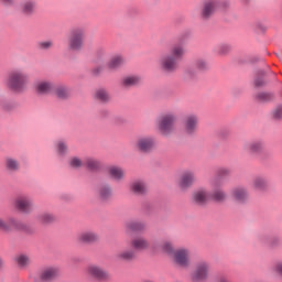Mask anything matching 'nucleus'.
Returning a JSON list of instances; mask_svg holds the SVG:
<instances>
[{
  "label": "nucleus",
  "mask_w": 282,
  "mask_h": 282,
  "mask_svg": "<svg viewBox=\"0 0 282 282\" xmlns=\"http://www.w3.org/2000/svg\"><path fill=\"white\" fill-rule=\"evenodd\" d=\"M184 54H186V50L182 44H174L171 47L170 53L163 54L159 59V66L162 72L166 74H173L177 69V62L184 58Z\"/></svg>",
  "instance_id": "f257e3e1"
},
{
  "label": "nucleus",
  "mask_w": 282,
  "mask_h": 282,
  "mask_svg": "<svg viewBox=\"0 0 282 282\" xmlns=\"http://www.w3.org/2000/svg\"><path fill=\"white\" fill-rule=\"evenodd\" d=\"M4 85L7 89L14 91V94H23L30 85V75L23 69H13L7 75Z\"/></svg>",
  "instance_id": "f03ea898"
},
{
  "label": "nucleus",
  "mask_w": 282,
  "mask_h": 282,
  "mask_svg": "<svg viewBox=\"0 0 282 282\" xmlns=\"http://www.w3.org/2000/svg\"><path fill=\"white\" fill-rule=\"evenodd\" d=\"M177 115L173 111L162 113L156 120L158 131L161 135L169 137L175 133Z\"/></svg>",
  "instance_id": "7ed1b4c3"
},
{
  "label": "nucleus",
  "mask_w": 282,
  "mask_h": 282,
  "mask_svg": "<svg viewBox=\"0 0 282 282\" xmlns=\"http://www.w3.org/2000/svg\"><path fill=\"white\" fill-rule=\"evenodd\" d=\"M85 47V29L74 28L67 36L68 52H80Z\"/></svg>",
  "instance_id": "20e7f679"
},
{
  "label": "nucleus",
  "mask_w": 282,
  "mask_h": 282,
  "mask_svg": "<svg viewBox=\"0 0 282 282\" xmlns=\"http://www.w3.org/2000/svg\"><path fill=\"white\" fill-rule=\"evenodd\" d=\"M210 276V262L200 260L196 262L194 272L191 273L192 282H207Z\"/></svg>",
  "instance_id": "39448f33"
},
{
  "label": "nucleus",
  "mask_w": 282,
  "mask_h": 282,
  "mask_svg": "<svg viewBox=\"0 0 282 282\" xmlns=\"http://www.w3.org/2000/svg\"><path fill=\"white\" fill-rule=\"evenodd\" d=\"M221 8V10H226V8H230V2L225 1L219 3L217 0H207L203 3V8L200 11L202 19H210L212 15L215 14V11Z\"/></svg>",
  "instance_id": "423d86ee"
},
{
  "label": "nucleus",
  "mask_w": 282,
  "mask_h": 282,
  "mask_svg": "<svg viewBox=\"0 0 282 282\" xmlns=\"http://www.w3.org/2000/svg\"><path fill=\"white\" fill-rule=\"evenodd\" d=\"M209 184L212 188L209 192V199H213V202H217L218 204H223V202L228 199V194L221 188V181H219V178L212 180Z\"/></svg>",
  "instance_id": "0eeeda50"
},
{
  "label": "nucleus",
  "mask_w": 282,
  "mask_h": 282,
  "mask_svg": "<svg viewBox=\"0 0 282 282\" xmlns=\"http://www.w3.org/2000/svg\"><path fill=\"white\" fill-rule=\"evenodd\" d=\"M86 273L90 279H95V281H109L111 279L109 271L97 264L88 265Z\"/></svg>",
  "instance_id": "6e6552de"
},
{
  "label": "nucleus",
  "mask_w": 282,
  "mask_h": 282,
  "mask_svg": "<svg viewBox=\"0 0 282 282\" xmlns=\"http://www.w3.org/2000/svg\"><path fill=\"white\" fill-rule=\"evenodd\" d=\"M172 259L178 268L191 267V251L185 248H181L174 251Z\"/></svg>",
  "instance_id": "1a4fd4ad"
},
{
  "label": "nucleus",
  "mask_w": 282,
  "mask_h": 282,
  "mask_svg": "<svg viewBox=\"0 0 282 282\" xmlns=\"http://www.w3.org/2000/svg\"><path fill=\"white\" fill-rule=\"evenodd\" d=\"M134 147L141 153H151L155 149V139L153 137H140Z\"/></svg>",
  "instance_id": "9d476101"
},
{
  "label": "nucleus",
  "mask_w": 282,
  "mask_h": 282,
  "mask_svg": "<svg viewBox=\"0 0 282 282\" xmlns=\"http://www.w3.org/2000/svg\"><path fill=\"white\" fill-rule=\"evenodd\" d=\"M230 197L237 204H247L248 199H250V194L248 193V188L236 186L231 189Z\"/></svg>",
  "instance_id": "9b49d317"
},
{
  "label": "nucleus",
  "mask_w": 282,
  "mask_h": 282,
  "mask_svg": "<svg viewBox=\"0 0 282 282\" xmlns=\"http://www.w3.org/2000/svg\"><path fill=\"white\" fill-rule=\"evenodd\" d=\"M198 124L199 118L197 115H188L184 120V133H186V135H195Z\"/></svg>",
  "instance_id": "f8f14e48"
},
{
  "label": "nucleus",
  "mask_w": 282,
  "mask_h": 282,
  "mask_svg": "<svg viewBox=\"0 0 282 282\" xmlns=\"http://www.w3.org/2000/svg\"><path fill=\"white\" fill-rule=\"evenodd\" d=\"M34 91L37 96H50L54 94V84L50 80H39L34 85Z\"/></svg>",
  "instance_id": "ddd939ff"
},
{
  "label": "nucleus",
  "mask_w": 282,
  "mask_h": 282,
  "mask_svg": "<svg viewBox=\"0 0 282 282\" xmlns=\"http://www.w3.org/2000/svg\"><path fill=\"white\" fill-rule=\"evenodd\" d=\"M196 181L197 177L195 176L194 172H184L178 180V188L181 191H188V188H191V186H193Z\"/></svg>",
  "instance_id": "4468645a"
},
{
  "label": "nucleus",
  "mask_w": 282,
  "mask_h": 282,
  "mask_svg": "<svg viewBox=\"0 0 282 282\" xmlns=\"http://www.w3.org/2000/svg\"><path fill=\"white\" fill-rule=\"evenodd\" d=\"M15 208L20 210V213H25L28 215L32 213V208H34V203L29 196H19L15 199Z\"/></svg>",
  "instance_id": "2eb2a0df"
},
{
  "label": "nucleus",
  "mask_w": 282,
  "mask_h": 282,
  "mask_svg": "<svg viewBox=\"0 0 282 282\" xmlns=\"http://www.w3.org/2000/svg\"><path fill=\"white\" fill-rule=\"evenodd\" d=\"M209 199L210 193H208L206 188H198L192 194V202H194V204H198V206H204V204H207Z\"/></svg>",
  "instance_id": "dca6fc26"
},
{
  "label": "nucleus",
  "mask_w": 282,
  "mask_h": 282,
  "mask_svg": "<svg viewBox=\"0 0 282 282\" xmlns=\"http://www.w3.org/2000/svg\"><path fill=\"white\" fill-rule=\"evenodd\" d=\"M131 247L133 248V251L135 252H144L147 250H151V243L144 236L135 237L131 240Z\"/></svg>",
  "instance_id": "f3484780"
},
{
  "label": "nucleus",
  "mask_w": 282,
  "mask_h": 282,
  "mask_svg": "<svg viewBox=\"0 0 282 282\" xmlns=\"http://www.w3.org/2000/svg\"><path fill=\"white\" fill-rule=\"evenodd\" d=\"M58 274H61V271L58 270V268L47 267L40 271L39 276L42 281L50 282V281H54V279H57Z\"/></svg>",
  "instance_id": "a211bd4d"
},
{
  "label": "nucleus",
  "mask_w": 282,
  "mask_h": 282,
  "mask_svg": "<svg viewBox=\"0 0 282 282\" xmlns=\"http://www.w3.org/2000/svg\"><path fill=\"white\" fill-rule=\"evenodd\" d=\"M21 228V223L14 218H9L8 221L0 217V230L3 232H10V230H19Z\"/></svg>",
  "instance_id": "6ab92c4d"
},
{
  "label": "nucleus",
  "mask_w": 282,
  "mask_h": 282,
  "mask_svg": "<svg viewBox=\"0 0 282 282\" xmlns=\"http://www.w3.org/2000/svg\"><path fill=\"white\" fill-rule=\"evenodd\" d=\"M99 239L100 237L98 234L94 231H84L77 236V241H79V243H96Z\"/></svg>",
  "instance_id": "aec40b11"
},
{
  "label": "nucleus",
  "mask_w": 282,
  "mask_h": 282,
  "mask_svg": "<svg viewBox=\"0 0 282 282\" xmlns=\"http://www.w3.org/2000/svg\"><path fill=\"white\" fill-rule=\"evenodd\" d=\"M107 173L115 182H122L124 180V170L118 165H111L107 169Z\"/></svg>",
  "instance_id": "412c9836"
},
{
  "label": "nucleus",
  "mask_w": 282,
  "mask_h": 282,
  "mask_svg": "<svg viewBox=\"0 0 282 282\" xmlns=\"http://www.w3.org/2000/svg\"><path fill=\"white\" fill-rule=\"evenodd\" d=\"M4 169L8 173H19L21 171V163L12 156H7L4 159Z\"/></svg>",
  "instance_id": "4be33fe9"
},
{
  "label": "nucleus",
  "mask_w": 282,
  "mask_h": 282,
  "mask_svg": "<svg viewBox=\"0 0 282 282\" xmlns=\"http://www.w3.org/2000/svg\"><path fill=\"white\" fill-rule=\"evenodd\" d=\"M142 83V77L138 75H128L121 79V85L126 89H130V87H137V85H140Z\"/></svg>",
  "instance_id": "5701e85b"
},
{
  "label": "nucleus",
  "mask_w": 282,
  "mask_h": 282,
  "mask_svg": "<svg viewBox=\"0 0 282 282\" xmlns=\"http://www.w3.org/2000/svg\"><path fill=\"white\" fill-rule=\"evenodd\" d=\"M126 230L128 232H143V230H147V224L140 220H131L126 224Z\"/></svg>",
  "instance_id": "b1692460"
},
{
  "label": "nucleus",
  "mask_w": 282,
  "mask_h": 282,
  "mask_svg": "<svg viewBox=\"0 0 282 282\" xmlns=\"http://www.w3.org/2000/svg\"><path fill=\"white\" fill-rule=\"evenodd\" d=\"M122 65H124V57H122V55H115L108 61L106 67L111 72H116V69H120Z\"/></svg>",
  "instance_id": "393cba45"
},
{
  "label": "nucleus",
  "mask_w": 282,
  "mask_h": 282,
  "mask_svg": "<svg viewBox=\"0 0 282 282\" xmlns=\"http://www.w3.org/2000/svg\"><path fill=\"white\" fill-rule=\"evenodd\" d=\"M130 191L134 193V195H145L148 191L147 183L142 181H134L130 185Z\"/></svg>",
  "instance_id": "a878e982"
},
{
  "label": "nucleus",
  "mask_w": 282,
  "mask_h": 282,
  "mask_svg": "<svg viewBox=\"0 0 282 282\" xmlns=\"http://www.w3.org/2000/svg\"><path fill=\"white\" fill-rule=\"evenodd\" d=\"M20 10L22 14H34V10H36V2L33 0H25L21 3Z\"/></svg>",
  "instance_id": "bb28decb"
},
{
  "label": "nucleus",
  "mask_w": 282,
  "mask_h": 282,
  "mask_svg": "<svg viewBox=\"0 0 282 282\" xmlns=\"http://www.w3.org/2000/svg\"><path fill=\"white\" fill-rule=\"evenodd\" d=\"M53 91L54 96H56V98H58L59 100H67V98H69L70 96V91L67 86H57L53 89Z\"/></svg>",
  "instance_id": "cd10ccee"
},
{
  "label": "nucleus",
  "mask_w": 282,
  "mask_h": 282,
  "mask_svg": "<svg viewBox=\"0 0 282 282\" xmlns=\"http://www.w3.org/2000/svg\"><path fill=\"white\" fill-rule=\"evenodd\" d=\"M263 142L261 141H251L245 144V150L249 153H261L263 151Z\"/></svg>",
  "instance_id": "c85d7f7f"
},
{
  "label": "nucleus",
  "mask_w": 282,
  "mask_h": 282,
  "mask_svg": "<svg viewBox=\"0 0 282 282\" xmlns=\"http://www.w3.org/2000/svg\"><path fill=\"white\" fill-rule=\"evenodd\" d=\"M119 261H133L135 259V251L133 249H127L117 253Z\"/></svg>",
  "instance_id": "c756f323"
},
{
  "label": "nucleus",
  "mask_w": 282,
  "mask_h": 282,
  "mask_svg": "<svg viewBox=\"0 0 282 282\" xmlns=\"http://www.w3.org/2000/svg\"><path fill=\"white\" fill-rule=\"evenodd\" d=\"M254 100L257 102H270V101L274 100V95H272L269 91H258L254 95Z\"/></svg>",
  "instance_id": "7c9ffc66"
},
{
  "label": "nucleus",
  "mask_w": 282,
  "mask_h": 282,
  "mask_svg": "<svg viewBox=\"0 0 282 282\" xmlns=\"http://www.w3.org/2000/svg\"><path fill=\"white\" fill-rule=\"evenodd\" d=\"M95 98L96 100H99V102H109V100H111L109 93L105 88L96 90Z\"/></svg>",
  "instance_id": "2f4dec72"
},
{
  "label": "nucleus",
  "mask_w": 282,
  "mask_h": 282,
  "mask_svg": "<svg viewBox=\"0 0 282 282\" xmlns=\"http://www.w3.org/2000/svg\"><path fill=\"white\" fill-rule=\"evenodd\" d=\"M84 164L88 171H100V161L94 158L86 159Z\"/></svg>",
  "instance_id": "473e14b6"
},
{
  "label": "nucleus",
  "mask_w": 282,
  "mask_h": 282,
  "mask_svg": "<svg viewBox=\"0 0 282 282\" xmlns=\"http://www.w3.org/2000/svg\"><path fill=\"white\" fill-rule=\"evenodd\" d=\"M252 186L257 191H264V188H268V181L261 176H258L252 181Z\"/></svg>",
  "instance_id": "72a5a7b5"
},
{
  "label": "nucleus",
  "mask_w": 282,
  "mask_h": 282,
  "mask_svg": "<svg viewBox=\"0 0 282 282\" xmlns=\"http://www.w3.org/2000/svg\"><path fill=\"white\" fill-rule=\"evenodd\" d=\"M111 195H112L111 186L104 185V186L99 187L100 199H109V197H111Z\"/></svg>",
  "instance_id": "f704fd0d"
},
{
  "label": "nucleus",
  "mask_w": 282,
  "mask_h": 282,
  "mask_svg": "<svg viewBox=\"0 0 282 282\" xmlns=\"http://www.w3.org/2000/svg\"><path fill=\"white\" fill-rule=\"evenodd\" d=\"M162 252H165V254H169V257H173L175 253V249H173V243L171 241H163L161 245Z\"/></svg>",
  "instance_id": "c9c22d12"
},
{
  "label": "nucleus",
  "mask_w": 282,
  "mask_h": 282,
  "mask_svg": "<svg viewBox=\"0 0 282 282\" xmlns=\"http://www.w3.org/2000/svg\"><path fill=\"white\" fill-rule=\"evenodd\" d=\"M55 149L58 155H65L67 153V143L63 140H59L55 143Z\"/></svg>",
  "instance_id": "e433bc0d"
},
{
  "label": "nucleus",
  "mask_w": 282,
  "mask_h": 282,
  "mask_svg": "<svg viewBox=\"0 0 282 282\" xmlns=\"http://www.w3.org/2000/svg\"><path fill=\"white\" fill-rule=\"evenodd\" d=\"M15 261L19 268H28L30 263V257H28L26 254H20L15 258Z\"/></svg>",
  "instance_id": "4c0bfd02"
},
{
  "label": "nucleus",
  "mask_w": 282,
  "mask_h": 282,
  "mask_svg": "<svg viewBox=\"0 0 282 282\" xmlns=\"http://www.w3.org/2000/svg\"><path fill=\"white\" fill-rule=\"evenodd\" d=\"M195 67L198 72L208 70V62L204 58H198L195 61Z\"/></svg>",
  "instance_id": "58836bf2"
},
{
  "label": "nucleus",
  "mask_w": 282,
  "mask_h": 282,
  "mask_svg": "<svg viewBox=\"0 0 282 282\" xmlns=\"http://www.w3.org/2000/svg\"><path fill=\"white\" fill-rule=\"evenodd\" d=\"M253 87H265V79L263 78V73L256 75L253 79Z\"/></svg>",
  "instance_id": "ea45409f"
},
{
  "label": "nucleus",
  "mask_w": 282,
  "mask_h": 282,
  "mask_svg": "<svg viewBox=\"0 0 282 282\" xmlns=\"http://www.w3.org/2000/svg\"><path fill=\"white\" fill-rule=\"evenodd\" d=\"M68 164L72 169H80L83 166V160L77 156H73L69 159Z\"/></svg>",
  "instance_id": "a19ab883"
},
{
  "label": "nucleus",
  "mask_w": 282,
  "mask_h": 282,
  "mask_svg": "<svg viewBox=\"0 0 282 282\" xmlns=\"http://www.w3.org/2000/svg\"><path fill=\"white\" fill-rule=\"evenodd\" d=\"M39 220L42 224H52V221H54V215H52L50 213H44L39 216Z\"/></svg>",
  "instance_id": "79ce46f5"
},
{
  "label": "nucleus",
  "mask_w": 282,
  "mask_h": 282,
  "mask_svg": "<svg viewBox=\"0 0 282 282\" xmlns=\"http://www.w3.org/2000/svg\"><path fill=\"white\" fill-rule=\"evenodd\" d=\"M53 46H54V42H52L51 40L42 41L37 43L39 50H52Z\"/></svg>",
  "instance_id": "37998d69"
},
{
  "label": "nucleus",
  "mask_w": 282,
  "mask_h": 282,
  "mask_svg": "<svg viewBox=\"0 0 282 282\" xmlns=\"http://www.w3.org/2000/svg\"><path fill=\"white\" fill-rule=\"evenodd\" d=\"M230 175V170L223 167L217 171V177H226Z\"/></svg>",
  "instance_id": "c03bdc74"
},
{
  "label": "nucleus",
  "mask_w": 282,
  "mask_h": 282,
  "mask_svg": "<svg viewBox=\"0 0 282 282\" xmlns=\"http://www.w3.org/2000/svg\"><path fill=\"white\" fill-rule=\"evenodd\" d=\"M273 272H275V274H280V276H282V262H276L273 265Z\"/></svg>",
  "instance_id": "a18cd8bd"
},
{
  "label": "nucleus",
  "mask_w": 282,
  "mask_h": 282,
  "mask_svg": "<svg viewBox=\"0 0 282 282\" xmlns=\"http://www.w3.org/2000/svg\"><path fill=\"white\" fill-rule=\"evenodd\" d=\"M0 2L2 3V6H6V8H10L17 3L15 0H0Z\"/></svg>",
  "instance_id": "49530a36"
},
{
  "label": "nucleus",
  "mask_w": 282,
  "mask_h": 282,
  "mask_svg": "<svg viewBox=\"0 0 282 282\" xmlns=\"http://www.w3.org/2000/svg\"><path fill=\"white\" fill-rule=\"evenodd\" d=\"M107 56V53L104 50L97 51V58L99 62L105 61V57Z\"/></svg>",
  "instance_id": "de8ad7c7"
},
{
  "label": "nucleus",
  "mask_w": 282,
  "mask_h": 282,
  "mask_svg": "<svg viewBox=\"0 0 282 282\" xmlns=\"http://www.w3.org/2000/svg\"><path fill=\"white\" fill-rule=\"evenodd\" d=\"M273 118H275L276 120H281V118H282V108H278L273 111Z\"/></svg>",
  "instance_id": "09e8293b"
},
{
  "label": "nucleus",
  "mask_w": 282,
  "mask_h": 282,
  "mask_svg": "<svg viewBox=\"0 0 282 282\" xmlns=\"http://www.w3.org/2000/svg\"><path fill=\"white\" fill-rule=\"evenodd\" d=\"M219 54H226L228 52H230V46L228 45H221L218 50Z\"/></svg>",
  "instance_id": "8fccbe9b"
},
{
  "label": "nucleus",
  "mask_w": 282,
  "mask_h": 282,
  "mask_svg": "<svg viewBox=\"0 0 282 282\" xmlns=\"http://www.w3.org/2000/svg\"><path fill=\"white\" fill-rule=\"evenodd\" d=\"M4 265H6V262L3 261V258L0 257V270H3Z\"/></svg>",
  "instance_id": "3c124183"
},
{
  "label": "nucleus",
  "mask_w": 282,
  "mask_h": 282,
  "mask_svg": "<svg viewBox=\"0 0 282 282\" xmlns=\"http://www.w3.org/2000/svg\"><path fill=\"white\" fill-rule=\"evenodd\" d=\"M218 282H230V280H228L227 278H220Z\"/></svg>",
  "instance_id": "603ef678"
},
{
  "label": "nucleus",
  "mask_w": 282,
  "mask_h": 282,
  "mask_svg": "<svg viewBox=\"0 0 282 282\" xmlns=\"http://www.w3.org/2000/svg\"><path fill=\"white\" fill-rule=\"evenodd\" d=\"M105 116H109V112L108 111H104Z\"/></svg>",
  "instance_id": "864d4df0"
}]
</instances>
